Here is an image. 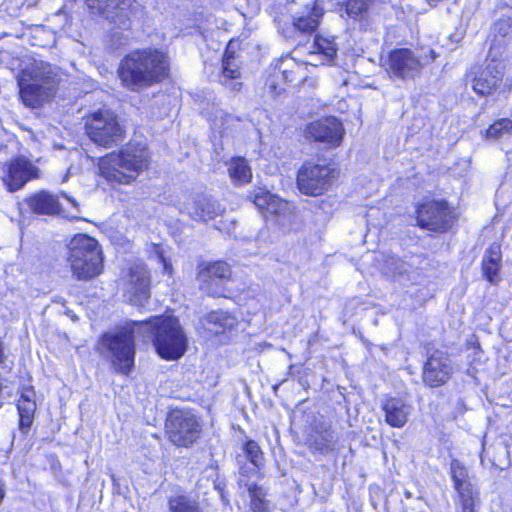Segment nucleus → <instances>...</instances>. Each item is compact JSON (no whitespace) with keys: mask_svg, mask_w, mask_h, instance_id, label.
Returning a JSON list of instances; mask_svg holds the SVG:
<instances>
[{"mask_svg":"<svg viewBox=\"0 0 512 512\" xmlns=\"http://www.w3.org/2000/svg\"><path fill=\"white\" fill-rule=\"evenodd\" d=\"M512 132V120L509 118H500L493 121L484 131L485 139L498 140L503 135Z\"/></svg>","mask_w":512,"mask_h":512,"instance_id":"32","label":"nucleus"},{"mask_svg":"<svg viewBox=\"0 0 512 512\" xmlns=\"http://www.w3.org/2000/svg\"><path fill=\"white\" fill-rule=\"evenodd\" d=\"M243 452L255 467L259 468L262 465L263 453L255 441H247L243 446Z\"/></svg>","mask_w":512,"mask_h":512,"instance_id":"37","label":"nucleus"},{"mask_svg":"<svg viewBox=\"0 0 512 512\" xmlns=\"http://www.w3.org/2000/svg\"><path fill=\"white\" fill-rule=\"evenodd\" d=\"M465 351L468 353L467 357L471 358L470 365L481 362V355L483 353L478 337L472 334L465 342Z\"/></svg>","mask_w":512,"mask_h":512,"instance_id":"35","label":"nucleus"},{"mask_svg":"<svg viewBox=\"0 0 512 512\" xmlns=\"http://www.w3.org/2000/svg\"><path fill=\"white\" fill-rule=\"evenodd\" d=\"M56 76L53 67L43 61H34L22 69L17 83L23 103L32 108L41 106L53 95Z\"/></svg>","mask_w":512,"mask_h":512,"instance_id":"4","label":"nucleus"},{"mask_svg":"<svg viewBox=\"0 0 512 512\" xmlns=\"http://www.w3.org/2000/svg\"><path fill=\"white\" fill-rule=\"evenodd\" d=\"M67 262L76 279L91 280L103 269L101 247L96 239L86 234H78L68 245Z\"/></svg>","mask_w":512,"mask_h":512,"instance_id":"5","label":"nucleus"},{"mask_svg":"<svg viewBox=\"0 0 512 512\" xmlns=\"http://www.w3.org/2000/svg\"><path fill=\"white\" fill-rule=\"evenodd\" d=\"M374 0H346L340 11H345L346 15L351 19H358L367 12L369 6Z\"/></svg>","mask_w":512,"mask_h":512,"instance_id":"34","label":"nucleus"},{"mask_svg":"<svg viewBox=\"0 0 512 512\" xmlns=\"http://www.w3.org/2000/svg\"><path fill=\"white\" fill-rule=\"evenodd\" d=\"M271 93L279 95L280 92H277V86L275 84H270Z\"/></svg>","mask_w":512,"mask_h":512,"instance_id":"45","label":"nucleus"},{"mask_svg":"<svg viewBox=\"0 0 512 512\" xmlns=\"http://www.w3.org/2000/svg\"><path fill=\"white\" fill-rule=\"evenodd\" d=\"M151 340L160 357L166 360L180 358L187 349V338L177 318L156 316L148 321H127L115 332L102 335L101 354L110 360L118 374L129 375L134 368L135 337Z\"/></svg>","mask_w":512,"mask_h":512,"instance_id":"1","label":"nucleus"},{"mask_svg":"<svg viewBox=\"0 0 512 512\" xmlns=\"http://www.w3.org/2000/svg\"><path fill=\"white\" fill-rule=\"evenodd\" d=\"M496 58L490 62L474 63L465 73L471 88L479 97H489L500 92L504 81V67L495 64Z\"/></svg>","mask_w":512,"mask_h":512,"instance_id":"7","label":"nucleus"},{"mask_svg":"<svg viewBox=\"0 0 512 512\" xmlns=\"http://www.w3.org/2000/svg\"><path fill=\"white\" fill-rule=\"evenodd\" d=\"M239 117L232 114L225 113L223 111L216 112L213 119V126L218 128L220 131L227 130L233 126L235 122L240 121Z\"/></svg>","mask_w":512,"mask_h":512,"instance_id":"39","label":"nucleus"},{"mask_svg":"<svg viewBox=\"0 0 512 512\" xmlns=\"http://www.w3.org/2000/svg\"><path fill=\"white\" fill-rule=\"evenodd\" d=\"M230 276V266L222 261L207 263L198 273L199 280L205 284L206 291L214 296L223 295V284L229 280Z\"/></svg>","mask_w":512,"mask_h":512,"instance_id":"15","label":"nucleus"},{"mask_svg":"<svg viewBox=\"0 0 512 512\" xmlns=\"http://www.w3.org/2000/svg\"><path fill=\"white\" fill-rule=\"evenodd\" d=\"M86 133L97 145L109 148L124 139V129L117 116L109 110H99L86 121Z\"/></svg>","mask_w":512,"mask_h":512,"instance_id":"8","label":"nucleus"},{"mask_svg":"<svg viewBox=\"0 0 512 512\" xmlns=\"http://www.w3.org/2000/svg\"><path fill=\"white\" fill-rule=\"evenodd\" d=\"M430 53H431V57H432L433 59H435V58H436V54H435L434 50H431V51H430Z\"/></svg>","mask_w":512,"mask_h":512,"instance_id":"47","label":"nucleus"},{"mask_svg":"<svg viewBox=\"0 0 512 512\" xmlns=\"http://www.w3.org/2000/svg\"><path fill=\"white\" fill-rule=\"evenodd\" d=\"M343 131L341 122L335 117L315 121L307 127V134L310 138L333 147L340 145Z\"/></svg>","mask_w":512,"mask_h":512,"instance_id":"17","label":"nucleus"},{"mask_svg":"<svg viewBox=\"0 0 512 512\" xmlns=\"http://www.w3.org/2000/svg\"><path fill=\"white\" fill-rule=\"evenodd\" d=\"M385 412V420L392 427H403L410 414V406L406 405L402 400L390 398L383 404Z\"/></svg>","mask_w":512,"mask_h":512,"instance_id":"27","label":"nucleus"},{"mask_svg":"<svg viewBox=\"0 0 512 512\" xmlns=\"http://www.w3.org/2000/svg\"><path fill=\"white\" fill-rule=\"evenodd\" d=\"M491 44L488 51V57L493 51L495 54H501L506 48L508 41L512 38V16L502 15L491 26Z\"/></svg>","mask_w":512,"mask_h":512,"instance_id":"22","label":"nucleus"},{"mask_svg":"<svg viewBox=\"0 0 512 512\" xmlns=\"http://www.w3.org/2000/svg\"><path fill=\"white\" fill-rule=\"evenodd\" d=\"M241 76L240 68L234 58V53L226 49L222 58L219 82L231 91H240L242 83L238 81Z\"/></svg>","mask_w":512,"mask_h":512,"instance_id":"23","label":"nucleus"},{"mask_svg":"<svg viewBox=\"0 0 512 512\" xmlns=\"http://www.w3.org/2000/svg\"><path fill=\"white\" fill-rule=\"evenodd\" d=\"M278 69L287 83L296 84L304 78L302 65L298 64L293 58L282 59Z\"/></svg>","mask_w":512,"mask_h":512,"instance_id":"30","label":"nucleus"},{"mask_svg":"<svg viewBox=\"0 0 512 512\" xmlns=\"http://www.w3.org/2000/svg\"><path fill=\"white\" fill-rule=\"evenodd\" d=\"M273 194L269 191L258 188L247 195V198L261 211H265Z\"/></svg>","mask_w":512,"mask_h":512,"instance_id":"38","label":"nucleus"},{"mask_svg":"<svg viewBox=\"0 0 512 512\" xmlns=\"http://www.w3.org/2000/svg\"><path fill=\"white\" fill-rule=\"evenodd\" d=\"M5 494H6V491H5V485L4 483L0 480V504L2 503L4 497H5Z\"/></svg>","mask_w":512,"mask_h":512,"instance_id":"43","label":"nucleus"},{"mask_svg":"<svg viewBox=\"0 0 512 512\" xmlns=\"http://www.w3.org/2000/svg\"><path fill=\"white\" fill-rule=\"evenodd\" d=\"M7 347L4 340L0 337V366L5 365L7 361Z\"/></svg>","mask_w":512,"mask_h":512,"instance_id":"42","label":"nucleus"},{"mask_svg":"<svg viewBox=\"0 0 512 512\" xmlns=\"http://www.w3.org/2000/svg\"><path fill=\"white\" fill-rule=\"evenodd\" d=\"M118 75L125 88L139 92L161 82L168 75L167 57L152 48L133 51L121 60Z\"/></svg>","mask_w":512,"mask_h":512,"instance_id":"2","label":"nucleus"},{"mask_svg":"<svg viewBox=\"0 0 512 512\" xmlns=\"http://www.w3.org/2000/svg\"><path fill=\"white\" fill-rule=\"evenodd\" d=\"M450 474L462 512H474L476 491L473 476L470 475L468 468L460 461L453 459L450 462Z\"/></svg>","mask_w":512,"mask_h":512,"instance_id":"11","label":"nucleus"},{"mask_svg":"<svg viewBox=\"0 0 512 512\" xmlns=\"http://www.w3.org/2000/svg\"><path fill=\"white\" fill-rule=\"evenodd\" d=\"M168 505L170 512H202L199 503L185 495L171 497Z\"/></svg>","mask_w":512,"mask_h":512,"instance_id":"33","label":"nucleus"},{"mask_svg":"<svg viewBox=\"0 0 512 512\" xmlns=\"http://www.w3.org/2000/svg\"><path fill=\"white\" fill-rule=\"evenodd\" d=\"M311 48L310 55L319 56L321 64L332 61L337 54V45L333 36L317 34Z\"/></svg>","mask_w":512,"mask_h":512,"instance_id":"29","label":"nucleus"},{"mask_svg":"<svg viewBox=\"0 0 512 512\" xmlns=\"http://www.w3.org/2000/svg\"><path fill=\"white\" fill-rule=\"evenodd\" d=\"M61 196L66 198L73 206L77 207L78 203L74 198L69 197L66 193L62 192Z\"/></svg>","mask_w":512,"mask_h":512,"instance_id":"44","label":"nucleus"},{"mask_svg":"<svg viewBox=\"0 0 512 512\" xmlns=\"http://www.w3.org/2000/svg\"><path fill=\"white\" fill-rule=\"evenodd\" d=\"M482 277L492 285L501 281L502 249L499 242L491 243L485 250L480 263Z\"/></svg>","mask_w":512,"mask_h":512,"instance_id":"19","label":"nucleus"},{"mask_svg":"<svg viewBox=\"0 0 512 512\" xmlns=\"http://www.w3.org/2000/svg\"><path fill=\"white\" fill-rule=\"evenodd\" d=\"M387 71L391 77L402 80H413L422 69V64L413 51L406 48L395 49L390 52L387 60Z\"/></svg>","mask_w":512,"mask_h":512,"instance_id":"12","label":"nucleus"},{"mask_svg":"<svg viewBox=\"0 0 512 512\" xmlns=\"http://www.w3.org/2000/svg\"><path fill=\"white\" fill-rule=\"evenodd\" d=\"M39 169L28 159L18 157L7 164L3 182L11 192L21 189L29 180L38 178Z\"/></svg>","mask_w":512,"mask_h":512,"instance_id":"14","label":"nucleus"},{"mask_svg":"<svg viewBox=\"0 0 512 512\" xmlns=\"http://www.w3.org/2000/svg\"><path fill=\"white\" fill-rule=\"evenodd\" d=\"M238 323L237 318L226 311H211L200 320L201 327L211 335L230 330Z\"/></svg>","mask_w":512,"mask_h":512,"instance_id":"24","label":"nucleus"},{"mask_svg":"<svg viewBox=\"0 0 512 512\" xmlns=\"http://www.w3.org/2000/svg\"><path fill=\"white\" fill-rule=\"evenodd\" d=\"M93 14L104 17L119 29L127 30L132 25V19L140 10V4L135 0H86Z\"/></svg>","mask_w":512,"mask_h":512,"instance_id":"9","label":"nucleus"},{"mask_svg":"<svg viewBox=\"0 0 512 512\" xmlns=\"http://www.w3.org/2000/svg\"><path fill=\"white\" fill-rule=\"evenodd\" d=\"M391 265L394 267H391L390 271L393 274L402 275L407 271V265L403 261H400L399 259H395L394 257L391 258Z\"/></svg>","mask_w":512,"mask_h":512,"instance_id":"41","label":"nucleus"},{"mask_svg":"<svg viewBox=\"0 0 512 512\" xmlns=\"http://www.w3.org/2000/svg\"><path fill=\"white\" fill-rule=\"evenodd\" d=\"M231 179L236 184L248 183L252 178L251 169L244 158H236L231 161L228 168Z\"/></svg>","mask_w":512,"mask_h":512,"instance_id":"31","label":"nucleus"},{"mask_svg":"<svg viewBox=\"0 0 512 512\" xmlns=\"http://www.w3.org/2000/svg\"><path fill=\"white\" fill-rule=\"evenodd\" d=\"M163 263H164V269L166 272H169V269L171 268L170 265H168L163 257H161Z\"/></svg>","mask_w":512,"mask_h":512,"instance_id":"46","label":"nucleus"},{"mask_svg":"<svg viewBox=\"0 0 512 512\" xmlns=\"http://www.w3.org/2000/svg\"><path fill=\"white\" fill-rule=\"evenodd\" d=\"M36 409L33 387L22 388L20 398L17 401V411L19 415L18 429L23 435L29 433Z\"/></svg>","mask_w":512,"mask_h":512,"instance_id":"21","label":"nucleus"},{"mask_svg":"<svg viewBox=\"0 0 512 512\" xmlns=\"http://www.w3.org/2000/svg\"><path fill=\"white\" fill-rule=\"evenodd\" d=\"M186 213L196 221H208L220 215L223 211L215 199L207 195L196 194L184 204Z\"/></svg>","mask_w":512,"mask_h":512,"instance_id":"18","label":"nucleus"},{"mask_svg":"<svg viewBox=\"0 0 512 512\" xmlns=\"http://www.w3.org/2000/svg\"><path fill=\"white\" fill-rule=\"evenodd\" d=\"M286 206V202L273 195L265 211L270 214H279L286 209Z\"/></svg>","mask_w":512,"mask_h":512,"instance_id":"40","label":"nucleus"},{"mask_svg":"<svg viewBox=\"0 0 512 512\" xmlns=\"http://www.w3.org/2000/svg\"><path fill=\"white\" fill-rule=\"evenodd\" d=\"M125 296L135 306L142 307L150 297V277L142 265L131 267L126 282Z\"/></svg>","mask_w":512,"mask_h":512,"instance_id":"13","label":"nucleus"},{"mask_svg":"<svg viewBox=\"0 0 512 512\" xmlns=\"http://www.w3.org/2000/svg\"><path fill=\"white\" fill-rule=\"evenodd\" d=\"M511 512H512V510H511Z\"/></svg>","mask_w":512,"mask_h":512,"instance_id":"48","label":"nucleus"},{"mask_svg":"<svg viewBox=\"0 0 512 512\" xmlns=\"http://www.w3.org/2000/svg\"><path fill=\"white\" fill-rule=\"evenodd\" d=\"M335 178V168L308 161L298 170L297 187L301 193L315 197L327 191Z\"/></svg>","mask_w":512,"mask_h":512,"instance_id":"10","label":"nucleus"},{"mask_svg":"<svg viewBox=\"0 0 512 512\" xmlns=\"http://www.w3.org/2000/svg\"><path fill=\"white\" fill-rule=\"evenodd\" d=\"M446 217V203L429 201L421 204L417 209L418 225L431 231H445Z\"/></svg>","mask_w":512,"mask_h":512,"instance_id":"16","label":"nucleus"},{"mask_svg":"<svg viewBox=\"0 0 512 512\" xmlns=\"http://www.w3.org/2000/svg\"><path fill=\"white\" fill-rule=\"evenodd\" d=\"M149 153L145 146L128 143L119 153L101 158V175L112 184H128L148 166Z\"/></svg>","mask_w":512,"mask_h":512,"instance_id":"3","label":"nucleus"},{"mask_svg":"<svg viewBox=\"0 0 512 512\" xmlns=\"http://www.w3.org/2000/svg\"><path fill=\"white\" fill-rule=\"evenodd\" d=\"M27 205L36 214L57 215L61 213V204L58 196L41 191L27 199Z\"/></svg>","mask_w":512,"mask_h":512,"instance_id":"25","label":"nucleus"},{"mask_svg":"<svg viewBox=\"0 0 512 512\" xmlns=\"http://www.w3.org/2000/svg\"><path fill=\"white\" fill-rule=\"evenodd\" d=\"M338 437L328 422L316 423L309 435V448L322 455H327L336 449Z\"/></svg>","mask_w":512,"mask_h":512,"instance_id":"20","label":"nucleus"},{"mask_svg":"<svg viewBox=\"0 0 512 512\" xmlns=\"http://www.w3.org/2000/svg\"><path fill=\"white\" fill-rule=\"evenodd\" d=\"M433 354L425 364L423 379L426 384L437 387L444 384L448 378L446 359Z\"/></svg>","mask_w":512,"mask_h":512,"instance_id":"26","label":"nucleus"},{"mask_svg":"<svg viewBox=\"0 0 512 512\" xmlns=\"http://www.w3.org/2000/svg\"><path fill=\"white\" fill-rule=\"evenodd\" d=\"M323 16V9L314 3L312 9L304 13H297L292 17V25L294 29L301 34H312L316 31Z\"/></svg>","mask_w":512,"mask_h":512,"instance_id":"28","label":"nucleus"},{"mask_svg":"<svg viewBox=\"0 0 512 512\" xmlns=\"http://www.w3.org/2000/svg\"><path fill=\"white\" fill-rule=\"evenodd\" d=\"M248 493L251 502V509L254 512H263L265 510V493L261 487L255 484L248 486Z\"/></svg>","mask_w":512,"mask_h":512,"instance_id":"36","label":"nucleus"},{"mask_svg":"<svg viewBox=\"0 0 512 512\" xmlns=\"http://www.w3.org/2000/svg\"><path fill=\"white\" fill-rule=\"evenodd\" d=\"M168 439L178 447H190L200 437L202 426L199 418L190 410L173 409L166 419Z\"/></svg>","mask_w":512,"mask_h":512,"instance_id":"6","label":"nucleus"}]
</instances>
